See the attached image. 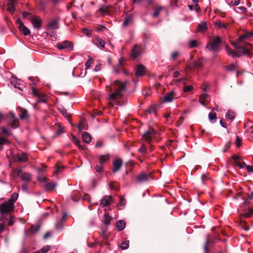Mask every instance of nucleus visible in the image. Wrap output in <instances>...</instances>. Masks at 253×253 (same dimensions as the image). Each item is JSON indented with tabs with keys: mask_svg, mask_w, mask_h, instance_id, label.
Wrapping results in <instances>:
<instances>
[{
	"mask_svg": "<svg viewBox=\"0 0 253 253\" xmlns=\"http://www.w3.org/2000/svg\"><path fill=\"white\" fill-rule=\"evenodd\" d=\"M11 83L15 88H17L21 90H22L23 88L25 87L24 84H22V81L17 78H12L11 80Z\"/></svg>",
	"mask_w": 253,
	"mask_h": 253,
	"instance_id": "obj_15",
	"label": "nucleus"
},
{
	"mask_svg": "<svg viewBox=\"0 0 253 253\" xmlns=\"http://www.w3.org/2000/svg\"><path fill=\"white\" fill-rule=\"evenodd\" d=\"M150 176V174L142 172L137 176L136 180L139 183H144L149 180Z\"/></svg>",
	"mask_w": 253,
	"mask_h": 253,
	"instance_id": "obj_12",
	"label": "nucleus"
},
{
	"mask_svg": "<svg viewBox=\"0 0 253 253\" xmlns=\"http://www.w3.org/2000/svg\"><path fill=\"white\" fill-rule=\"evenodd\" d=\"M93 42L98 47H104L105 44V42L99 37H95Z\"/></svg>",
	"mask_w": 253,
	"mask_h": 253,
	"instance_id": "obj_22",
	"label": "nucleus"
},
{
	"mask_svg": "<svg viewBox=\"0 0 253 253\" xmlns=\"http://www.w3.org/2000/svg\"><path fill=\"white\" fill-rule=\"evenodd\" d=\"M17 175L24 182L30 181L32 178V175L30 173L23 171L21 169L17 170Z\"/></svg>",
	"mask_w": 253,
	"mask_h": 253,
	"instance_id": "obj_7",
	"label": "nucleus"
},
{
	"mask_svg": "<svg viewBox=\"0 0 253 253\" xmlns=\"http://www.w3.org/2000/svg\"><path fill=\"white\" fill-rule=\"evenodd\" d=\"M163 8V7L162 6H158L155 8L154 12L152 14V17H156L158 16Z\"/></svg>",
	"mask_w": 253,
	"mask_h": 253,
	"instance_id": "obj_33",
	"label": "nucleus"
},
{
	"mask_svg": "<svg viewBox=\"0 0 253 253\" xmlns=\"http://www.w3.org/2000/svg\"><path fill=\"white\" fill-rule=\"evenodd\" d=\"M126 225L125 221L120 220L118 221L116 224L117 229L118 231H120L125 229Z\"/></svg>",
	"mask_w": 253,
	"mask_h": 253,
	"instance_id": "obj_21",
	"label": "nucleus"
},
{
	"mask_svg": "<svg viewBox=\"0 0 253 253\" xmlns=\"http://www.w3.org/2000/svg\"><path fill=\"white\" fill-rule=\"evenodd\" d=\"M176 94L175 92L173 91H170L166 93L164 96L163 97L162 102H171L174 98H176Z\"/></svg>",
	"mask_w": 253,
	"mask_h": 253,
	"instance_id": "obj_11",
	"label": "nucleus"
},
{
	"mask_svg": "<svg viewBox=\"0 0 253 253\" xmlns=\"http://www.w3.org/2000/svg\"><path fill=\"white\" fill-rule=\"evenodd\" d=\"M56 186V183L54 182H47L45 184V189L46 191H51Z\"/></svg>",
	"mask_w": 253,
	"mask_h": 253,
	"instance_id": "obj_23",
	"label": "nucleus"
},
{
	"mask_svg": "<svg viewBox=\"0 0 253 253\" xmlns=\"http://www.w3.org/2000/svg\"><path fill=\"white\" fill-rule=\"evenodd\" d=\"M237 68V66L234 63L231 64L228 66H225V68L228 71H233L235 70Z\"/></svg>",
	"mask_w": 253,
	"mask_h": 253,
	"instance_id": "obj_44",
	"label": "nucleus"
},
{
	"mask_svg": "<svg viewBox=\"0 0 253 253\" xmlns=\"http://www.w3.org/2000/svg\"><path fill=\"white\" fill-rule=\"evenodd\" d=\"M14 209V205L9 201L5 202L0 205V212L1 215L9 213Z\"/></svg>",
	"mask_w": 253,
	"mask_h": 253,
	"instance_id": "obj_5",
	"label": "nucleus"
},
{
	"mask_svg": "<svg viewBox=\"0 0 253 253\" xmlns=\"http://www.w3.org/2000/svg\"><path fill=\"white\" fill-rule=\"evenodd\" d=\"M240 2V0H232L230 3H228L229 5H238L239 4Z\"/></svg>",
	"mask_w": 253,
	"mask_h": 253,
	"instance_id": "obj_53",
	"label": "nucleus"
},
{
	"mask_svg": "<svg viewBox=\"0 0 253 253\" xmlns=\"http://www.w3.org/2000/svg\"><path fill=\"white\" fill-rule=\"evenodd\" d=\"M62 169V168L60 166L57 165L56 167V169L54 171V174H57L60 173Z\"/></svg>",
	"mask_w": 253,
	"mask_h": 253,
	"instance_id": "obj_57",
	"label": "nucleus"
},
{
	"mask_svg": "<svg viewBox=\"0 0 253 253\" xmlns=\"http://www.w3.org/2000/svg\"><path fill=\"white\" fill-rule=\"evenodd\" d=\"M236 147H239L240 146V142L241 141V139H240V138L239 136H236Z\"/></svg>",
	"mask_w": 253,
	"mask_h": 253,
	"instance_id": "obj_61",
	"label": "nucleus"
},
{
	"mask_svg": "<svg viewBox=\"0 0 253 253\" xmlns=\"http://www.w3.org/2000/svg\"><path fill=\"white\" fill-rule=\"evenodd\" d=\"M216 118V114L215 112H211L209 114V119L210 121L213 123L215 122Z\"/></svg>",
	"mask_w": 253,
	"mask_h": 253,
	"instance_id": "obj_32",
	"label": "nucleus"
},
{
	"mask_svg": "<svg viewBox=\"0 0 253 253\" xmlns=\"http://www.w3.org/2000/svg\"><path fill=\"white\" fill-rule=\"evenodd\" d=\"M92 61V59L90 58L85 63V70H87L89 68L91 63Z\"/></svg>",
	"mask_w": 253,
	"mask_h": 253,
	"instance_id": "obj_55",
	"label": "nucleus"
},
{
	"mask_svg": "<svg viewBox=\"0 0 253 253\" xmlns=\"http://www.w3.org/2000/svg\"><path fill=\"white\" fill-rule=\"evenodd\" d=\"M103 168V165H100V166H96L95 167V169L96 171L101 172L102 171Z\"/></svg>",
	"mask_w": 253,
	"mask_h": 253,
	"instance_id": "obj_56",
	"label": "nucleus"
},
{
	"mask_svg": "<svg viewBox=\"0 0 253 253\" xmlns=\"http://www.w3.org/2000/svg\"><path fill=\"white\" fill-rule=\"evenodd\" d=\"M146 74V69L142 65H138L135 69V74L137 77L143 76Z\"/></svg>",
	"mask_w": 253,
	"mask_h": 253,
	"instance_id": "obj_17",
	"label": "nucleus"
},
{
	"mask_svg": "<svg viewBox=\"0 0 253 253\" xmlns=\"http://www.w3.org/2000/svg\"><path fill=\"white\" fill-rule=\"evenodd\" d=\"M192 65L193 67L195 68H200L203 67V63L200 60H194L192 63Z\"/></svg>",
	"mask_w": 253,
	"mask_h": 253,
	"instance_id": "obj_31",
	"label": "nucleus"
},
{
	"mask_svg": "<svg viewBox=\"0 0 253 253\" xmlns=\"http://www.w3.org/2000/svg\"><path fill=\"white\" fill-rule=\"evenodd\" d=\"M72 199L74 202H77L80 199V195L78 192H75L72 196Z\"/></svg>",
	"mask_w": 253,
	"mask_h": 253,
	"instance_id": "obj_48",
	"label": "nucleus"
},
{
	"mask_svg": "<svg viewBox=\"0 0 253 253\" xmlns=\"http://www.w3.org/2000/svg\"><path fill=\"white\" fill-rule=\"evenodd\" d=\"M101 65L99 63L98 64H97L94 69V71H95V72H97V71H99L101 70Z\"/></svg>",
	"mask_w": 253,
	"mask_h": 253,
	"instance_id": "obj_63",
	"label": "nucleus"
},
{
	"mask_svg": "<svg viewBox=\"0 0 253 253\" xmlns=\"http://www.w3.org/2000/svg\"><path fill=\"white\" fill-rule=\"evenodd\" d=\"M126 83H121L119 81L116 80L114 81L108 87L109 89L110 94L108 98L112 100L114 104L113 103L112 105L114 104L118 106H121L122 104L120 101H117V99H120L123 96L122 92L125 90Z\"/></svg>",
	"mask_w": 253,
	"mask_h": 253,
	"instance_id": "obj_1",
	"label": "nucleus"
},
{
	"mask_svg": "<svg viewBox=\"0 0 253 253\" xmlns=\"http://www.w3.org/2000/svg\"><path fill=\"white\" fill-rule=\"evenodd\" d=\"M129 247V241H126L122 243L120 246L122 250H126Z\"/></svg>",
	"mask_w": 253,
	"mask_h": 253,
	"instance_id": "obj_45",
	"label": "nucleus"
},
{
	"mask_svg": "<svg viewBox=\"0 0 253 253\" xmlns=\"http://www.w3.org/2000/svg\"><path fill=\"white\" fill-rule=\"evenodd\" d=\"M64 127L60 125H58V129L56 131V134H60L64 132Z\"/></svg>",
	"mask_w": 253,
	"mask_h": 253,
	"instance_id": "obj_49",
	"label": "nucleus"
},
{
	"mask_svg": "<svg viewBox=\"0 0 253 253\" xmlns=\"http://www.w3.org/2000/svg\"><path fill=\"white\" fill-rule=\"evenodd\" d=\"M156 133L154 129H150L145 131L142 135V139L150 144V150L152 151V145L151 144Z\"/></svg>",
	"mask_w": 253,
	"mask_h": 253,
	"instance_id": "obj_4",
	"label": "nucleus"
},
{
	"mask_svg": "<svg viewBox=\"0 0 253 253\" xmlns=\"http://www.w3.org/2000/svg\"><path fill=\"white\" fill-rule=\"evenodd\" d=\"M112 218L110 216L107 215L106 214H105L104 215V218H103V222L106 224L109 225L110 224Z\"/></svg>",
	"mask_w": 253,
	"mask_h": 253,
	"instance_id": "obj_36",
	"label": "nucleus"
},
{
	"mask_svg": "<svg viewBox=\"0 0 253 253\" xmlns=\"http://www.w3.org/2000/svg\"><path fill=\"white\" fill-rule=\"evenodd\" d=\"M246 168L248 172H253V166L246 165Z\"/></svg>",
	"mask_w": 253,
	"mask_h": 253,
	"instance_id": "obj_64",
	"label": "nucleus"
},
{
	"mask_svg": "<svg viewBox=\"0 0 253 253\" xmlns=\"http://www.w3.org/2000/svg\"><path fill=\"white\" fill-rule=\"evenodd\" d=\"M48 27L51 29H56L58 28V23L57 21L54 20L50 22L48 25Z\"/></svg>",
	"mask_w": 253,
	"mask_h": 253,
	"instance_id": "obj_30",
	"label": "nucleus"
},
{
	"mask_svg": "<svg viewBox=\"0 0 253 253\" xmlns=\"http://www.w3.org/2000/svg\"><path fill=\"white\" fill-rule=\"evenodd\" d=\"M9 116L10 118L9 124L13 128H16L19 126L18 120L15 118L14 115L11 112L9 113Z\"/></svg>",
	"mask_w": 253,
	"mask_h": 253,
	"instance_id": "obj_13",
	"label": "nucleus"
},
{
	"mask_svg": "<svg viewBox=\"0 0 253 253\" xmlns=\"http://www.w3.org/2000/svg\"><path fill=\"white\" fill-rule=\"evenodd\" d=\"M83 141L86 143H89L91 141V136L88 132H84L82 134Z\"/></svg>",
	"mask_w": 253,
	"mask_h": 253,
	"instance_id": "obj_28",
	"label": "nucleus"
},
{
	"mask_svg": "<svg viewBox=\"0 0 253 253\" xmlns=\"http://www.w3.org/2000/svg\"><path fill=\"white\" fill-rule=\"evenodd\" d=\"M100 235L103 237L104 239H107L108 236L106 234V231L105 230H102L101 233H100Z\"/></svg>",
	"mask_w": 253,
	"mask_h": 253,
	"instance_id": "obj_62",
	"label": "nucleus"
},
{
	"mask_svg": "<svg viewBox=\"0 0 253 253\" xmlns=\"http://www.w3.org/2000/svg\"><path fill=\"white\" fill-rule=\"evenodd\" d=\"M125 199L124 198L122 197H120V202H119V205L121 206H124L126 204V203H125Z\"/></svg>",
	"mask_w": 253,
	"mask_h": 253,
	"instance_id": "obj_58",
	"label": "nucleus"
},
{
	"mask_svg": "<svg viewBox=\"0 0 253 253\" xmlns=\"http://www.w3.org/2000/svg\"><path fill=\"white\" fill-rule=\"evenodd\" d=\"M198 29L199 31H201V32H204L207 29V24L205 22L201 23L199 25Z\"/></svg>",
	"mask_w": 253,
	"mask_h": 253,
	"instance_id": "obj_35",
	"label": "nucleus"
},
{
	"mask_svg": "<svg viewBox=\"0 0 253 253\" xmlns=\"http://www.w3.org/2000/svg\"><path fill=\"white\" fill-rule=\"evenodd\" d=\"M132 20V16L130 15L126 17L125 21L123 22L124 26H127L130 21Z\"/></svg>",
	"mask_w": 253,
	"mask_h": 253,
	"instance_id": "obj_37",
	"label": "nucleus"
},
{
	"mask_svg": "<svg viewBox=\"0 0 253 253\" xmlns=\"http://www.w3.org/2000/svg\"><path fill=\"white\" fill-rule=\"evenodd\" d=\"M113 169L112 171L113 173H115L118 171L122 167V161L121 160L117 159L115 160L113 163Z\"/></svg>",
	"mask_w": 253,
	"mask_h": 253,
	"instance_id": "obj_19",
	"label": "nucleus"
},
{
	"mask_svg": "<svg viewBox=\"0 0 253 253\" xmlns=\"http://www.w3.org/2000/svg\"><path fill=\"white\" fill-rule=\"evenodd\" d=\"M225 50L229 55H231L232 57H236V51L231 49L228 46L225 47Z\"/></svg>",
	"mask_w": 253,
	"mask_h": 253,
	"instance_id": "obj_40",
	"label": "nucleus"
},
{
	"mask_svg": "<svg viewBox=\"0 0 253 253\" xmlns=\"http://www.w3.org/2000/svg\"><path fill=\"white\" fill-rule=\"evenodd\" d=\"M50 249V246L46 245L43 246L40 251H38L37 252H39L40 253H47Z\"/></svg>",
	"mask_w": 253,
	"mask_h": 253,
	"instance_id": "obj_46",
	"label": "nucleus"
},
{
	"mask_svg": "<svg viewBox=\"0 0 253 253\" xmlns=\"http://www.w3.org/2000/svg\"><path fill=\"white\" fill-rule=\"evenodd\" d=\"M17 159L18 161L21 163H26L28 161L27 154L23 152H20L17 154Z\"/></svg>",
	"mask_w": 253,
	"mask_h": 253,
	"instance_id": "obj_18",
	"label": "nucleus"
},
{
	"mask_svg": "<svg viewBox=\"0 0 253 253\" xmlns=\"http://www.w3.org/2000/svg\"><path fill=\"white\" fill-rule=\"evenodd\" d=\"M109 159V157L106 155H101L99 158V163L101 165H103V164Z\"/></svg>",
	"mask_w": 253,
	"mask_h": 253,
	"instance_id": "obj_39",
	"label": "nucleus"
},
{
	"mask_svg": "<svg viewBox=\"0 0 253 253\" xmlns=\"http://www.w3.org/2000/svg\"><path fill=\"white\" fill-rule=\"evenodd\" d=\"M1 134L3 136H0V150L2 149V145L8 142L6 137L11 135V133L5 127H1Z\"/></svg>",
	"mask_w": 253,
	"mask_h": 253,
	"instance_id": "obj_6",
	"label": "nucleus"
},
{
	"mask_svg": "<svg viewBox=\"0 0 253 253\" xmlns=\"http://www.w3.org/2000/svg\"><path fill=\"white\" fill-rule=\"evenodd\" d=\"M148 151H150V146L149 147V150L148 147L145 145V144L142 143L141 146L138 149V151L142 154H146L148 153Z\"/></svg>",
	"mask_w": 253,
	"mask_h": 253,
	"instance_id": "obj_26",
	"label": "nucleus"
},
{
	"mask_svg": "<svg viewBox=\"0 0 253 253\" xmlns=\"http://www.w3.org/2000/svg\"><path fill=\"white\" fill-rule=\"evenodd\" d=\"M56 46L60 50L65 49L68 51H71L73 50L74 46L72 42L65 41L61 43H57Z\"/></svg>",
	"mask_w": 253,
	"mask_h": 253,
	"instance_id": "obj_8",
	"label": "nucleus"
},
{
	"mask_svg": "<svg viewBox=\"0 0 253 253\" xmlns=\"http://www.w3.org/2000/svg\"><path fill=\"white\" fill-rule=\"evenodd\" d=\"M111 7V6L102 4L100 6L98 11L103 16L109 15L110 13Z\"/></svg>",
	"mask_w": 253,
	"mask_h": 253,
	"instance_id": "obj_16",
	"label": "nucleus"
},
{
	"mask_svg": "<svg viewBox=\"0 0 253 253\" xmlns=\"http://www.w3.org/2000/svg\"><path fill=\"white\" fill-rule=\"evenodd\" d=\"M236 165L240 169H243L246 167V165L245 163H240L238 161L235 162Z\"/></svg>",
	"mask_w": 253,
	"mask_h": 253,
	"instance_id": "obj_51",
	"label": "nucleus"
},
{
	"mask_svg": "<svg viewBox=\"0 0 253 253\" xmlns=\"http://www.w3.org/2000/svg\"><path fill=\"white\" fill-rule=\"evenodd\" d=\"M221 43V39L218 36H217L214 38L211 42L208 43L207 48L209 49V50L216 52L218 50Z\"/></svg>",
	"mask_w": 253,
	"mask_h": 253,
	"instance_id": "obj_3",
	"label": "nucleus"
},
{
	"mask_svg": "<svg viewBox=\"0 0 253 253\" xmlns=\"http://www.w3.org/2000/svg\"><path fill=\"white\" fill-rule=\"evenodd\" d=\"M179 55V53L178 51L173 52L171 55V58L172 60H175Z\"/></svg>",
	"mask_w": 253,
	"mask_h": 253,
	"instance_id": "obj_54",
	"label": "nucleus"
},
{
	"mask_svg": "<svg viewBox=\"0 0 253 253\" xmlns=\"http://www.w3.org/2000/svg\"><path fill=\"white\" fill-rule=\"evenodd\" d=\"M16 4L15 2H12L10 0L7 3V8L8 11L11 14H13L14 11H15V4Z\"/></svg>",
	"mask_w": 253,
	"mask_h": 253,
	"instance_id": "obj_25",
	"label": "nucleus"
},
{
	"mask_svg": "<svg viewBox=\"0 0 253 253\" xmlns=\"http://www.w3.org/2000/svg\"><path fill=\"white\" fill-rule=\"evenodd\" d=\"M253 215V209L249 208L248 211L243 214V216L245 218H250Z\"/></svg>",
	"mask_w": 253,
	"mask_h": 253,
	"instance_id": "obj_29",
	"label": "nucleus"
},
{
	"mask_svg": "<svg viewBox=\"0 0 253 253\" xmlns=\"http://www.w3.org/2000/svg\"><path fill=\"white\" fill-rule=\"evenodd\" d=\"M141 52V48L138 44H134L131 50V56L136 58L139 56Z\"/></svg>",
	"mask_w": 253,
	"mask_h": 253,
	"instance_id": "obj_14",
	"label": "nucleus"
},
{
	"mask_svg": "<svg viewBox=\"0 0 253 253\" xmlns=\"http://www.w3.org/2000/svg\"><path fill=\"white\" fill-rule=\"evenodd\" d=\"M18 197V194L17 193H13L10 199H9L8 201L10 202L11 204L14 205L15 201L17 200Z\"/></svg>",
	"mask_w": 253,
	"mask_h": 253,
	"instance_id": "obj_34",
	"label": "nucleus"
},
{
	"mask_svg": "<svg viewBox=\"0 0 253 253\" xmlns=\"http://www.w3.org/2000/svg\"><path fill=\"white\" fill-rule=\"evenodd\" d=\"M226 117L230 120H233L235 118V113L232 111H228Z\"/></svg>",
	"mask_w": 253,
	"mask_h": 253,
	"instance_id": "obj_47",
	"label": "nucleus"
},
{
	"mask_svg": "<svg viewBox=\"0 0 253 253\" xmlns=\"http://www.w3.org/2000/svg\"><path fill=\"white\" fill-rule=\"evenodd\" d=\"M198 45L196 40H191L189 42L188 46L190 48H194Z\"/></svg>",
	"mask_w": 253,
	"mask_h": 253,
	"instance_id": "obj_43",
	"label": "nucleus"
},
{
	"mask_svg": "<svg viewBox=\"0 0 253 253\" xmlns=\"http://www.w3.org/2000/svg\"><path fill=\"white\" fill-rule=\"evenodd\" d=\"M28 111L26 110H23L21 112L20 118L22 120L26 119L28 118Z\"/></svg>",
	"mask_w": 253,
	"mask_h": 253,
	"instance_id": "obj_38",
	"label": "nucleus"
},
{
	"mask_svg": "<svg viewBox=\"0 0 253 253\" xmlns=\"http://www.w3.org/2000/svg\"><path fill=\"white\" fill-rule=\"evenodd\" d=\"M193 88L194 87L192 85H185L183 88V90L184 92H189L193 90Z\"/></svg>",
	"mask_w": 253,
	"mask_h": 253,
	"instance_id": "obj_50",
	"label": "nucleus"
},
{
	"mask_svg": "<svg viewBox=\"0 0 253 253\" xmlns=\"http://www.w3.org/2000/svg\"><path fill=\"white\" fill-rule=\"evenodd\" d=\"M29 18L35 29L38 30L41 29L42 20L40 18L34 15H31Z\"/></svg>",
	"mask_w": 253,
	"mask_h": 253,
	"instance_id": "obj_10",
	"label": "nucleus"
},
{
	"mask_svg": "<svg viewBox=\"0 0 253 253\" xmlns=\"http://www.w3.org/2000/svg\"><path fill=\"white\" fill-rule=\"evenodd\" d=\"M209 97V96L208 94L206 93H204L201 94L200 96V99H202V100L206 101Z\"/></svg>",
	"mask_w": 253,
	"mask_h": 253,
	"instance_id": "obj_52",
	"label": "nucleus"
},
{
	"mask_svg": "<svg viewBox=\"0 0 253 253\" xmlns=\"http://www.w3.org/2000/svg\"><path fill=\"white\" fill-rule=\"evenodd\" d=\"M72 138L73 142L78 145L80 149H84V146L80 144V140L75 135L72 134Z\"/></svg>",
	"mask_w": 253,
	"mask_h": 253,
	"instance_id": "obj_27",
	"label": "nucleus"
},
{
	"mask_svg": "<svg viewBox=\"0 0 253 253\" xmlns=\"http://www.w3.org/2000/svg\"><path fill=\"white\" fill-rule=\"evenodd\" d=\"M56 228L57 229H60L62 228V221H58L57 222L56 224Z\"/></svg>",
	"mask_w": 253,
	"mask_h": 253,
	"instance_id": "obj_59",
	"label": "nucleus"
},
{
	"mask_svg": "<svg viewBox=\"0 0 253 253\" xmlns=\"http://www.w3.org/2000/svg\"><path fill=\"white\" fill-rule=\"evenodd\" d=\"M33 93L36 96L38 97V98H40V94L38 93L37 90L35 88H32Z\"/></svg>",
	"mask_w": 253,
	"mask_h": 253,
	"instance_id": "obj_60",
	"label": "nucleus"
},
{
	"mask_svg": "<svg viewBox=\"0 0 253 253\" xmlns=\"http://www.w3.org/2000/svg\"><path fill=\"white\" fill-rule=\"evenodd\" d=\"M112 197L108 196H105L101 200V205L103 207L107 206L111 204Z\"/></svg>",
	"mask_w": 253,
	"mask_h": 253,
	"instance_id": "obj_20",
	"label": "nucleus"
},
{
	"mask_svg": "<svg viewBox=\"0 0 253 253\" xmlns=\"http://www.w3.org/2000/svg\"><path fill=\"white\" fill-rule=\"evenodd\" d=\"M16 22L19 26L18 28L19 30L22 32L25 36H28L30 34L31 32L30 30L24 25L23 23L20 19H17Z\"/></svg>",
	"mask_w": 253,
	"mask_h": 253,
	"instance_id": "obj_9",
	"label": "nucleus"
},
{
	"mask_svg": "<svg viewBox=\"0 0 253 253\" xmlns=\"http://www.w3.org/2000/svg\"><path fill=\"white\" fill-rule=\"evenodd\" d=\"M231 44L235 48L242 49L244 55H250L249 50L253 47L246 33L240 35L236 41H231Z\"/></svg>",
	"mask_w": 253,
	"mask_h": 253,
	"instance_id": "obj_2",
	"label": "nucleus"
},
{
	"mask_svg": "<svg viewBox=\"0 0 253 253\" xmlns=\"http://www.w3.org/2000/svg\"><path fill=\"white\" fill-rule=\"evenodd\" d=\"M60 112L62 114V115L64 116V117L68 119L70 118V114L67 112V110L63 108L59 109Z\"/></svg>",
	"mask_w": 253,
	"mask_h": 253,
	"instance_id": "obj_41",
	"label": "nucleus"
},
{
	"mask_svg": "<svg viewBox=\"0 0 253 253\" xmlns=\"http://www.w3.org/2000/svg\"><path fill=\"white\" fill-rule=\"evenodd\" d=\"M157 108L156 105H153L151 107H149L147 110V112L149 114H155L156 113L155 111Z\"/></svg>",
	"mask_w": 253,
	"mask_h": 253,
	"instance_id": "obj_42",
	"label": "nucleus"
},
{
	"mask_svg": "<svg viewBox=\"0 0 253 253\" xmlns=\"http://www.w3.org/2000/svg\"><path fill=\"white\" fill-rule=\"evenodd\" d=\"M215 25L218 29H227L228 24H225L222 22L221 20L217 21L215 22Z\"/></svg>",
	"mask_w": 253,
	"mask_h": 253,
	"instance_id": "obj_24",
	"label": "nucleus"
}]
</instances>
